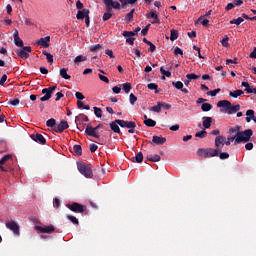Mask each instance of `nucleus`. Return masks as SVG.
<instances>
[{
    "instance_id": "36",
    "label": "nucleus",
    "mask_w": 256,
    "mask_h": 256,
    "mask_svg": "<svg viewBox=\"0 0 256 256\" xmlns=\"http://www.w3.org/2000/svg\"><path fill=\"white\" fill-rule=\"evenodd\" d=\"M201 109H202L204 112H208V111H210V110L213 109V105L210 104V103H203Z\"/></svg>"
},
{
    "instance_id": "61",
    "label": "nucleus",
    "mask_w": 256,
    "mask_h": 256,
    "mask_svg": "<svg viewBox=\"0 0 256 256\" xmlns=\"http://www.w3.org/2000/svg\"><path fill=\"white\" fill-rule=\"evenodd\" d=\"M174 55H175V56H178V55L183 56V50L180 49L179 47H176V48L174 49Z\"/></svg>"
},
{
    "instance_id": "42",
    "label": "nucleus",
    "mask_w": 256,
    "mask_h": 256,
    "mask_svg": "<svg viewBox=\"0 0 256 256\" xmlns=\"http://www.w3.org/2000/svg\"><path fill=\"white\" fill-rule=\"evenodd\" d=\"M173 87H175L177 90H182L184 87V84L181 81L172 82Z\"/></svg>"
},
{
    "instance_id": "52",
    "label": "nucleus",
    "mask_w": 256,
    "mask_h": 256,
    "mask_svg": "<svg viewBox=\"0 0 256 256\" xmlns=\"http://www.w3.org/2000/svg\"><path fill=\"white\" fill-rule=\"evenodd\" d=\"M160 73H161V75H163L165 77H171V72L164 69V67L160 68Z\"/></svg>"
},
{
    "instance_id": "54",
    "label": "nucleus",
    "mask_w": 256,
    "mask_h": 256,
    "mask_svg": "<svg viewBox=\"0 0 256 256\" xmlns=\"http://www.w3.org/2000/svg\"><path fill=\"white\" fill-rule=\"evenodd\" d=\"M12 158L11 155H5L1 160H0V165H4L5 163H7V161H9Z\"/></svg>"
},
{
    "instance_id": "4",
    "label": "nucleus",
    "mask_w": 256,
    "mask_h": 256,
    "mask_svg": "<svg viewBox=\"0 0 256 256\" xmlns=\"http://www.w3.org/2000/svg\"><path fill=\"white\" fill-rule=\"evenodd\" d=\"M101 128H103V124H98L95 128H93L91 124H88L85 130V134L89 137L100 139V135L97 133V130Z\"/></svg>"
},
{
    "instance_id": "1",
    "label": "nucleus",
    "mask_w": 256,
    "mask_h": 256,
    "mask_svg": "<svg viewBox=\"0 0 256 256\" xmlns=\"http://www.w3.org/2000/svg\"><path fill=\"white\" fill-rule=\"evenodd\" d=\"M216 107L225 109V113L232 115L235 114L240 110V105H232V103L229 100H220Z\"/></svg>"
},
{
    "instance_id": "15",
    "label": "nucleus",
    "mask_w": 256,
    "mask_h": 256,
    "mask_svg": "<svg viewBox=\"0 0 256 256\" xmlns=\"http://www.w3.org/2000/svg\"><path fill=\"white\" fill-rule=\"evenodd\" d=\"M50 39V36H45L44 38H40L37 44L43 48H48L50 47Z\"/></svg>"
},
{
    "instance_id": "26",
    "label": "nucleus",
    "mask_w": 256,
    "mask_h": 256,
    "mask_svg": "<svg viewBox=\"0 0 256 256\" xmlns=\"http://www.w3.org/2000/svg\"><path fill=\"white\" fill-rule=\"evenodd\" d=\"M112 8L113 9H116V10H119L120 9V4L117 2V1H112L110 4H109V9H106L107 12H112Z\"/></svg>"
},
{
    "instance_id": "38",
    "label": "nucleus",
    "mask_w": 256,
    "mask_h": 256,
    "mask_svg": "<svg viewBox=\"0 0 256 256\" xmlns=\"http://www.w3.org/2000/svg\"><path fill=\"white\" fill-rule=\"evenodd\" d=\"M144 125H146L147 127H154L156 125V121L153 119H146L144 120Z\"/></svg>"
},
{
    "instance_id": "40",
    "label": "nucleus",
    "mask_w": 256,
    "mask_h": 256,
    "mask_svg": "<svg viewBox=\"0 0 256 256\" xmlns=\"http://www.w3.org/2000/svg\"><path fill=\"white\" fill-rule=\"evenodd\" d=\"M87 61V57L83 55H78L75 57L74 62L78 64L79 62Z\"/></svg>"
},
{
    "instance_id": "46",
    "label": "nucleus",
    "mask_w": 256,
    "mask_h": 256,
    "mask_svg": "<svg viewBox=\"0 0 256 256\" xmlns=\"http://www.w3.org/2000/svg\"><path fill=\"white\" fill-rule=\"evenodd\" d=\"M186 77L188 80H197L200 78V76L195 73H189L186 75Z\"/></svg>"
},
{
    "instance_id": "63",
    "label": "nucleus",
    "mask_w": 256,
    "mask_h": 256,
    "mask_svg": "<svg viewBox=\"0 0 256 256\" xmlns=\"http://www.w3.org/2000/svg\"><path fill=\"white\" fill-rule=\"evenodd\" d=\"M238 132H240V127L239 126H236L234 128L229 129L230 134H234V133H238Z\"/></svg>"
},
{
    "instance_id": "7",
    "label": "nucleus",
    "mask_w": 256,
    "mask_h": 256,
    "mask_svg": "<svg viewBox=\"0 0 256 256\" xmlns=\"http://www.w3.org/2000/svg\"><path fill=\"white\" fill-rule=\"evenodd\" d=\"M56 85L48 87V88H43L42 89V94H45L43 97L40 98V101L46 102L49 101L52 97V94L56 90Z\"/></svg>"
},
{
    "instance_id": "34",
    "label": "nucleus",
    "mask_w": 256,
    "mask_h": 256,
    "mask_svg": "<svg viewBox=\"0 0 256 256\" xmlns=\"http://www.w3.org/2000/svg\"><path fill=\"white\" fill-rule=\"evenodd\" d=\"M178 37H179V32H178V30L172 29V30H171L170 40L173 42V41L177 40Z\"/></svg>"
},
{
    "instance_id": "19",
    "label": "nucleus",
    "mask_w": 256,
    "mask_h": 256,
    "mask_svg": "<svg viewBox=\"0 0 256 256\" xmlns=\"http://www.w3.org/2000/svg\"><path fill=\"white\" fill-rule=\"evenodd\" d=\"M166 141H167V139L165 137H160V136L154 135L153 139H152V144L163 145L166 143Z\"/></svg>"
},
{
    "instance_id": "30",
    "label": "nucleus",
    "mask_w": 256,
    "mask_h": 256,
    "mask_svg": "<svg viewBox=\"0 0 256 256\" xmlns=\"http://www.w3.org/2000/svg\"><path fill=\"white\" fill-rule=\"evenodd\" d=\"M42 54L46 57V61H48V63H53V55L50 52L43 51Z\"/></svg>"
},
{
    "instance_id": "37",
    "label": "nucleus",
    "mask_w": 256,
    "mask_h": 256,
    "mask_svg": "<svg viewBox=\"0 0 256 256\" xmlns=\"http://www.w3.org/2000/svg\"><path fill=\"white\" fill-rule=\"evenodd\" d=\"M46 126L55 128L56 127V120L54 118H50L46 121Z\"/></svg>"
},
{
    "instance_id": "3",
    "label": "nucleus",
    "mask_w": 256,
    "mask_h": 256,
    "mask_svg": "<svg viewBox=\"0 0 256 256\" xmlns=\"http://www.w3.org/2000/svg\"><path fill=\"white\" fill-rule=\"evenodd\" d=\"M77 169L80 174L84 175L88 179H91L94 176L93 170H91V167L88 164L80 162L77 164Z\"/></svg>"
},
{
    "instance_id": "20",
    "label": "nucleus",
    "mask_w": 256,
    "mask_h": 256,
    "mask_svg": "<svg viewBox=\"0 0 256 256\" xmlns=\"http://www.w3.org/2000/svg\"><path fill=\"white\" fill-rule=\"evenodd\" d=\"M220 152H221V149H218V148H207L208 158L218 157Z\"/></svg>"
},
{
    "instance_id": "44",
    "label": "nucleus",
    "mask_w": 256,
    "mask_h": 256,
    "mask_svg": "<svg viewBox=\"0 0 256 256\" xmlns=\"http://www.w3.org/2000/svg\"><path fill=\"white\" fill-rule=\"evenodd\" d=\"M150 110L156 113H160L162 110L161 104L158 102L157 105L151 107Z\"/></svg>"
},
{
    "instance_id": "55",
    "label": "nucleus",
    "mask_w": 256,
    "mask_h": 256,
    "mask_svg": "<svg viewBox=\"0 0 256 256\" xmlns=\"http://www.w3.org/2000/svg\"><path fill=\"white\" fill-rule=\"evenodd\" d=\"M150 27H151V24H147V25L145 26V28L142 29L141 34H142L143 36H147Z\"/></svg>"
},
{
    "instance_id": "16",
    "label": "nucleus",
    "mask_w": 256,
    "mask_h": 256,
    "mask_svg": "<svg viewBox=\"0 0 256 256\" xmlns=\"http://www.w3.org/2000/svg\"><path fill=\"white\" fill-rule=\"evenodd\" d=\"M89 13H90L89 9H86V8L79 10L76 14V18L78 20H83L89 16Z\"/></svg>"
},
{
    "instance_id": "31",
    "label": "nucleus",
    "mask_w": 256,
    "mask_h": 256,
    "mask_svg": "<svg viewBox=\"0 0 256 256\" xmlns=\"http://www.w3.org/2000/svg\"><path fill=\"white\" fill-rule=\"evenodd\" d=\"M102 45L101 44H95L90 46V52L92 53H97L98 51H100L102 49Z\"/></svg>"
},
{
    "instance_id": "25",
    "label": "nucleus",
    "mask_w": 256,
    "mask_h": 256,
    "mask_svg": "<svg viewBox=\"0 0 256 256\" xmlns=\"http://www.w3.org/2000/svg\"><path fill=\"white\" fill-rule=\"evenodd\" d=\"M245 92H243V90L241 89H238V90H235V91H230L229 92V97H232V98H238L239 96L241 95H244Z\"/></svg>"
},
{
    "instance_id": "64",
    "label": "nucleus",
    "mask_w": 256,
    "mask_h": 256,
    "mask_svg": "<svg viewBox=\"0 0 256 256\" xmlns=\"http://www.w3.org/2000/svg\"><path fill=\"white\" fill-rule=\"evenodd\" d=\"M6 82H7V75L3 74L0 80V86H4Z\"/></svg>"
},
{
    "instance_id": "8",
    "label": "nucleus",
    "mask_w": 256,
    "mask_h": 256,
    "mask_svg": "<svg viewBox=\"0 0 256 256\" xmlns=\"http://www.w3.org/2000/svg\"><path fill=\"white\" fill-rule=\"evenodd\" d=\"M5 225L14 235H20L19 225L15 221H8Z\"/></svg>"
},
{
    "instance_id": "13",
    "label": "nucleus",
    "mask_w": 256,
    "mask_h": 256,
    "mask_svg": "<svg viewBox=\"0 0 256 256\" xmlns=\"http://www.w3.org/2000/svg\"><path fill=\"white\" fill-rule=\"evenodd\" d=\"M117 123L122 128H127V129L136 128V123L134 121H126V120L120 119V121H117Z\"/></svg>"
},
{
    "instance_id": "47",
    "label": "nucleus",
    "mask_w": 256,
    "mask_h": 256,
    "mask_svg": "<svg viewBox=\"0 0 256 256\" xmlns=\"http://www.w3.org/2000/svg\"><path fill=\"white\" fill-rule=\"evenodd\" d=\"M218 156L220 157L221 160L229 159L230 154L228 152H219Z\"/></svg>"
},
{
    "instance_id": "11",
    "label": "nucleus",
    "mask_w": 256,
    "mask_h": 256,
    "mask_svg": "<svg viewBox=\"0 0 256 256\" xmlns=\"http://www.w3.org/2000/svg\"><path fill=\"white\" fill-rule=\"evenodd\" d=\"M225 141H227V138H225L224 136L222 135L216 136L215 142H214L216 149L221 150L225 145Z\"/></svg>"
},
{
    "instance_id": "21",
    "label": "nucleus",
    "mask_w": 256,
    "mask_h": 256,
    "mask_svg": "<svg viewBox=\"0 0 256 256\" xmlns=\"http://www.w3.org/2000/svg\"><path fill=\"white\" fill-rule=\"evenodd\" d=\"M131 161H132L133 163H135V162H136V163H141V162H143V161H144V154H143V152H138L135 157H132V158H131Z\"/></svg>"
},
{
    "instance_id": "28",
    "label": "nucleus",
    "mask_w": 256,
    "mask_h": 256,
    "mask_svg": "<svg viewBox=\"0 0 256 256\" xmlns=\"http://www.w3.org/2000/svg\"><path fill=\"white\" fill-rule=\"evenodd\" d=\"M68 68H61L60 69V77L69 80L71 78L70 75L67 74Z\"/></svg>"
},
{
    "instance_id": "39",
    "label": "nucleus",
    "mask_w": 256,
    "mask_h": 256,
    "mask_svg": "<svg viewBox=\"0 0 256 256\" xmlns=\"http://www.w3.org/2000/svg\"><path fill=\"white\" fill-rule=\"evenodd\" d=\"M241 86L245 88L246 93H252V88L250 87V84L248 82H242Z\"/></svg>"
},
{
    "instance_id": "33",
    "label": "nucleus",
    "mask_w": 256,
    "mask_h": 256,
    "mask_svg": "<svg viewBox=\"0 0 256 256\" xmlns=\"http://www.w3.org/2000/svg\"><path fill=\"white\" fill-rule=\"evenodd\" d=\"M134 12H135V9H131V11L126 14L125 21L131 23L133 21Z\"/></svg>"
},
{
    "instance_id": "59",
    "label": "nucleus",
    "mask_w": 256,
    "mask_h": 256,
    "mask_svg": "<svg viewBox=\"0 0 256 256\" xmlns=\"http://www.w3.org/2000/svg\"><path fill=\"white\" fill-rule=\"evenodd\" d=\"M124 37H132L135 36V32L134 31H124L122 34Z\"/></svg>"
},
{
    "instance_id": "27",
    "label": "nucleus",
    "mask_w": 256,
    "mask_h": 256,
    "mask_svg": "<svg viewBox=\"0 0 256 256\" xmlns=\"http://www.w3.org/2000/svg\"><path fill=\"white\" fill-rule=\"evenodd\" d=\"M146 160H148V161H151V162H159V161H161V156H159V155H148L147 157H146Z\"/></svg>"
},
{
    "instance_id": "5",
    "label": "nucleus",
    "mask_w": 256,
    "mask_h": 256,
    "mask_svg": "<svg viewBox=\"0 0 256 256\" xmlns=\"http://www.w3.org/2000/svg\"><path fill=\"white\" fill-rule=\"evenodd\" d=\"M67 208L70 209L74 213L83 214L87 207L85 205H82L80 203L74 202L72 204H67Z\"/></svg>"
},
{
    "instance_id": "62",
    "label": "nucleus",
    "mask_w": 256,
    "mask_h": 256,
    "mask_svg": "<svg viewBox=\"0 0 256 256\" xmlns=\"http://www.w3.org/2000/svg\"><path fill=\"white\" fill-rule=\"evenodd\" d=\"M98 78H100L101 81H103V82H105V83H107V84L110 83L109 78H107L106 76H104V75H102V74H98Z\"/></svg>"
},
{
    "instance_id": "50",
    "label": "nucleus",
    "mask_w": 256,
    "mask_h": 256,
    "mask_svg": "<svg viewBox=\"0 0 256 256\" xmlns=\"http://www.w3.org/2000/svg\"><path fill=\"white\" fill-rule=\"evenodd\" d=\"M113 14L111 13V11H107L104 13L103 15V21H108L112 18Z\"/></svg>"
},
{
    "instance_id": "41",
    "label": "nucleus",
    "mask_w": 256,
    "mask_h": 256,
    "mask_svg": "<svg viewBox=\"0 0 256 256\" xmlns=\"http://www.w3.org/2000/svg\"><path fill=\"white\" fill-rule=\"evenodd\" d=\"M147 88L149 90H155V93H159V90H157L159 88V86L157 84L151 83V84H147Z\"/></svg>"
},
{
    "instance_id": "35",
    "label": "nucleus",
    "mask_w": 256,
    "mask_h": 256,
    "mask_svg": "<svg viewBox=\"0 0 256 256\" xmlns=\"http://www.w3.org/2000/svg\"><path fill=\"white\" fill-rule=\"evenodd\" d=\"M243 21H245L243 17H239L237 19L230 20V24L239 26L241 23H243Z\"/></svg>"
},
{
    "instance_id": "2",
    "label": "nucleus",
    "mask_w": 256,
    "mask_h": 256,
    "mask_svg": "<svg viewBox=\"0 0 256 256\" xmlns=\"http://www.w3.org/2000/svg\"><path fill=\"white\" fill-rule=\"evenodd\" d=\"M253 136V131L251 129L237 132L234 137L236 138V142H234V145L249 142L251 140V137Z\"/></svg>"
},
{
    "instance_id": "45",
    "label": "nucleus",
    "mask_w": 256,
    "mask_h": 256,
    "mask_svg": "<svg viewBox=\"0 0 256 256\" xmlns=\"http://www.w3.org/2000/svg\"><path fill=\"white\" fill-rule=\"evenodd\" d=\"M67 219H69V221H71L73 224L75 225H79V220L77 217L73 216V215H68Z\"/></svg>"
},
{
    "instance_id": "56",
    "label": "nucleus",
    "mask_w": 256,
    "mask_h": 256,
    "mask_svg": "<svg viewBox=\"0 0 256 256\" xmlns=\"http://www.w3.org/2000/svg\"><path fill=\"white\" fill-rule=\"evenodd\" d=\"M233 141L236 142L235 136L234 137H228L227 141L226 140L224 141V145L230 146L231 142H233Z\"/></svg>"
},
{
    "instance_id": "6",
    "label": "nucleus",
    "mask_w": 256,
    "mask_h": 256,
    "mask_svg": "<svg viewBox=\"0 0 256 256\" xmlns=\"http://www.w3.org/2000/svg\"><path fill=\"white\" fill-rule=\"evenodd\" d=\"M32 52V48L30 46H23L21 49H17V56L22 60H27L30 57V53Z\"/></svg>"
},
{
    "instance_id": "60",
    "label": "nucleus",
    "mask_w": 256,
    "mask_h": 256,
    "mask_svg": "<svg viewBox=\"0 0 256 256\" xmlns=\"http://www.w3.org/2000/svg\"><path fill=\"white\" fill-rule=\"evenodd\" d=\"M75 97L78 101H82L85 99V96L81 92H76Z\"/></svg>"
},
{
    "instance_id": "12",
    "label": "nucleus",
    "mask_w": 256,
    "mask_h": 256,
    "mask_svg": "<svg viewBox=\"0 0 256 256\" xmlns=\"http://www.w3.org/2000/svg\"><path fill=\"white\" fill-rule=\"evenodd\" d=\"M30 139L37 143H40L41 145L46 144V138L41 133L31 134Z\"/></svg>"
},
{
    "instance_id": "43",
    "label": "nucleus",
    "mask_w": 256,
    "mask_h": 256,
    "mask_svg": "<svg viewBox=\"0 0 256 256\" xmlns=\"http://www.w3.org/2000/svg\"><path fill=\"white\" fill-rule=\"evenodd\" d=\"M206 136H207V132L204 130L195 133L196 138L204 139Z\"/></svg>"
},
{
    "instance_id": "10",
    "label": "nucleus",
    "mask_w": 256,
    "mask_h": 256,
    "mask_svg": "<svg viewBox=\"0 0 256 256\" xmlns=\"http://www.w3.org/2000/svg\"><path fill=\"white\" fill-rule=\"evenodd\" d=\"M68 128H69L68 122L65 120H61L60 123L57 126H55V128L53 130L56 133H63Z\"/></svg>"
},
{
    "instance_id": "9",
    "label": "nucleus",
    "mask_w": 256,
    "mask_h": 256,
    "mask_svg": "<svg viewBox=\"0 0 256 256\" xmlns=\"http://www.w3.org/2000/svg\"><path fill=\"white\" fill-rule=\"evenodd\" d=\"M35 230L42 234H52L55 230L53 225L50 226H35Z\"/></svg>"
},
{
    "instance_id": "18",
    "label": "nucleus",
    "mask_w": 256,
    "mask_h": 256,
    "mask_svg": "<svg viewBox=\"0 0 256 256\" xmlns=\"http://www.w3.org/2000/svg\"><path fill=\"white\" fill-rule=\"evenodd\" d=\"M202 119H203V127L205 129L211 128L213 123V118L211 116H203Z\"/></svg>"
},
{
    "instance_id": "29",
    "label": "nucleus",
    "mask_w": 256,
    "mask_h": 256,
    "mask_svg": "<svg viewBox=\"0 0 256 256\" xmlns=\"http://www.w3.org/2000/svg\"><path fill=\"white\" fill-rule=\"evenodd\" d=\"M73 151L76 154L77 157L82 156V147L80 145H74Z\"/></svg>"
},
{
    "instance_id": "58",
    "label": "nucleus",
    "mask_w": 256,
    "mask_h": 256,
    "mask_svg": "<svg viewBox=\"0 0 256 256\" xmlns=\"http://www.w3.org/2000/svg\"><path fill=\"white\" fill-rule=\"evenodd\" d=\"M8 104L11 105V106L16 107L20 104V100L19 99L9 100Z\"/></svg>"
},
{
    "instance_id": "48",
    "label": "nucleus",
    "mask_w": 256,
    "mask_h": 256,
    "mask_svg": "<svg viewBox=\"0 0 256 256\" xmlns=\"http://www.w3.org/2000/svg\"><path fill=\"white\" fill-rule=\"evenodd\" d=\"M94 114L97 118H101L102 117V109L98 108V107H94Z\"/></svg>"
},
{
    "instance_id": "57",
    "label": "nucleus",
    "mask_w": 256,
    "mask_h": 256,
    "mask_svg": "<svg viewBox=\"0 0 256 256\" xmlns=\"http://www.w3.org/2000/svg\"><path fill=\"white\" fill-rule=\"evenodd\" d=\"M159 103H160L161 108L166 109V110L171 109V104H168L166 102H161V101H159Z\"/></svg>"
},
{
    "instance_id": "17",
    "label": "nucleus",
    "mask_w": 256,
    "mask_h": 256,
    "mask_svg": "<svg viewBox=\"0 0 256 256\" xmlns=\"http://www.w3.org/2000/svg\"><path fill=\"white\" fill-rule=\"evenodd\" d=\"M13 40H14V45H16L17 47H20V48L25 47L22 39L19 38V33L17 30L13 33Z\"/></svg>"
},
{
    "instance_id": "22",
    "label": "nucleus",
    "mask_w": 256,
    "mask_h": 256,
    "mask_svg": "<svg viewBox=\"0 0 256 256\" xmlns=\"http://www.w3.org/2000/svg\"><path fill=\"white\" fill-rule=\"evenodd\" d=\"M153 18V22L152 24H161L160 20H159V16L156 14V11L155 10H152L150 15H147V18Z\"/></svg>"
},
{
    "instance_id": "51",
    "label": "nucleus",
    "mask_w": 256,
    "mask_h": 256,
    "mask_svg": "<svg viewBox=\"0 0 256 256\" xmlns=\"http://www.w3.org/2000/svg\"><path fill=\"white\" fill-rule=\"evenodd\" d=\"M137 101V97L133 94V93H130L129 95V102H130V105H134Z\"/></svg>"
},
{
    "instance_id": "23",
    "label": "nucleus",
    "mask_w": 256,
    "mask_h": 256,
    "mask_svg": "<svg viewBox=\"0 0 256 256\" xmlns=\"http://www.w3.org/2000/svg\"><path fill=\"white\" fill-rule=\"evenodd\" d=\"M254 114H255L254 110L249 109V110L246 111L245 120H246L247 123H250L251 120H254V118H255Z\"/></svg>"
},
{
    "instance_id": "49",
    "label": "nucleus",
    "mask_w": 256,
    "mask_h": 256,
    "mask_svg": "<svg viewBox=\"0 0 256 256\" xmlns=\"http://www.w3.org/2000/svg\"><path fill=\"white\" fill-rule=\"evenodd\" d=\"M220 92H221V89L217 88V89H214V90H211V91L207 92V95H210L211 97H215Z\"/></svg>"
},
{
    "instance_id": "24",
    "label": "nucleus",
    "mask_w": 256,
    "mask_h": 256,
    "mask_svg": "<svg viewBox=\"0 0 256 256\" xmlns=\"http://www.w3.org/2000/svg\"><path fill=\"white\" fill-rule=\"evenodd\" d=\"M197 156H198V157L209 158V157H208L207 148H198V149H197Z\"/></svg>"
},
{
    "instance_id": "53",
    "label": "nucleus",
    "mask_w": 256,
    "mask_h": 256,
    "mask_svg": "<svg viewBox=\"0 0 256 256\" xmlns=\"http://www.w3.org/2000/svg\"><path fill=\"white\" fill-rule=\"evenodd\" d=\"M221 45L223 47H229V36H225V38L221 40Z\"/></svg>"
},
{
    "instance_id": "32",
    "label": "nucleus",
    "mask_w": 256,
    "mask_h": 256,
    "mask_svg": "<svg viewBox=\"0 0 256 256\" xmlns=\"http://www.w3.org/2000/svg\"><path fill=\"white\" fill-rule=\"evenodd\" d=\"M122 90L126 93L129 94L132 90V85L130 83H125L122 84Z\"/></svg>"
},
{
    "instance_id": "14",
    "label": "nucleus",
    "mask_w": 256,
    "mask_h": 256,
    "mask_svg": "<svg viewBox=\"0 0 256 256\" xmlns=\"http://www.w3.org/2000/svg\"><path fill=\"white\" fill-rule=\"evenodd\" d=\"M118 121H121V119H116V120L110 122L109 127H110V129L113 133L121 135L122 133H121V130L119 128L120 125L118 124Z\"/></svg>"
}]
</instances>
